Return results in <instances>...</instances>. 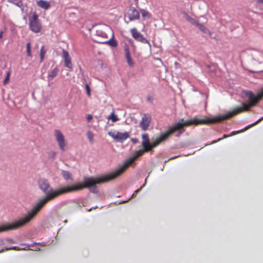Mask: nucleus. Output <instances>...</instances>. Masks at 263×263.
I'll return each instance as SVG.
<instances>
[{
  "instance_id": "1",
  "label": "nucleus",
  "mask_w": 263,
  "mask_h": 263,
  "mask_svg": "<svg viewBox=\"0 0 263 263\" xmlns=\"http://www.w3.org/2000/svg\"><path fill=\"white\" fill-rule=\"evenodd\" d=\"M247 110H248V105L245 103H242V106L237 107L232 111H229L224 115H219L213 118H206L203 119H195L185 121L182 119L180 122L176 123L173 126H171L166 133L162 134L159 137L157 138L151 143L149 142L148 135L147 134H143L142 135L143 139L142 144L143 147V149H140L136 151L133 156L127 159L116 170L105 175L102 176V177L103 181L105 183L118 178L121 175L130 165H132L137 158L142 155L144 152H148L150 151L153 148L155 147L162 142L167 139L171 134L175 133V132H178L176 136H179L185 132V129L184 128L185 126H188L192 124L197 125L199 124L218 122L225 119H229L232 116L236 115L243 111Z\"/></svg>"
},
{
  "instance_id": "2",
  "label": "nucleus",
  "mask_w": 263,
  "mask_h": 263,
  "mask_svg": "<svg viewBox=\"0 0 263 263\" xmlns=\"http://www.w3.org/2000/svg\"><path fill=\"white\" fill-rule=\"evenodd\" d=\"M103 183H104V182L102 176L97 178H85L83 183H80L71 186L62 187L58 190H53L51 189L50 185L47 179H41L38 182L39 186L40 189L46 193V196L39 200L23 217L11 223L0 225V233L17 229L27 224L33 220L47 202L61 195L81 190L85 187L89 188L92 192H96V185Z\"/></svg>"
},
{
  "instance_id": "3",
  "label": "nucleus",
  "mask_w": 263,
  "mask_h": 263,
  "mask_svg": "<svg viewBox=\"0 0 263 263\" xmlns=\"http://www.w3.org/2000/svg\"><path fill=\"white\" fill-rule=\"evenodd\" d=\"M93 40L98 43L106 44L111 47H116L117 42L114 40L111 29L107 25H99L96 27L95 32L92 34Z\"/></svg>"
},
{
  "instance_id": "4",
  "label": "nucleus",
  "mask_w": 263,
  "mask_h": 263,
  "mask_svg": "<svg viewBox=\"0 0 263 263\" xmlns=\"http://www.w3.org/2000/svg\"><path fill=\"white\" fill-rule=\"evenodd\" d=\"M108 134L115 141L120 142H123L129 137V133L128 132L120 133L117 132L115 133L109 132Z\"/></svg>"
},
{
  "instance_id": "5",
  "label": "nucleus",
  "mask_w": 263,
  "mask_h": 263,
  "mask_svg": "<svg viewBox=\"0 0 263 263\" xmlns=\"http://www.w3.org/2000/svg\"><path fill=\"white\" fill-rule=\"evenodd\" d=\"M54 135L61 150H62V151H65L66 141L65 140L64 136L62 133V132L59 130H55Z\"/></svg>"
},
{
  "instance_id": "6",
  "label": "nucleus",
  "mask_w": 263,
  "mask_h": 263,
  "mask_svg": "<svg viewBox=\"0 0 263 263\" xmlns=\"http://www.w3.org/2000/svg\"><path fill=\"white\" fill-rule=\"evenodd\" d=\"M29 26L30 29L34 32L37 33L41 30V25L39 22L37 16L35 14L33 15L29 21Z\"/></svg>"
},
{
  "instance_id": "7",
  "label": "nucleus",
  "mask_w": 263,
  "mask_h": 263,
  "mask_svg": "<svg viewBox=\"0 0 263 263\" xmlns=\"http://www.w3.org/2000/svg\"><path fill=\"white\" fill-rule=\"evenodd\" d=\"M151 120L152 116L151 115L144 114L143 115L139 123V126L143 130L146 131L148 129Z\"/></svg>"
},
{
  "instance_id": "8",
  "label": "nucleus",
  "mask_w": 263,
  "mask_h": 263,
  "mask_svg": "<svg viewBox=\"0 0 263 263\" xmlns=\"http://www.w3.org/2000/svg\"><path fill=\"white\" fill-rule=\"evenodd\" d=\"M130 32L132 33V36L137 41L143 43H146L151 46V44L149 41L145 39L144 36L136 28H133L130 30Z\"/></svg>"
},
{
  "instance_id": "9",
  "label": "nucleus",
  "mask_w": 263,
  "mask_h": 263,
  "mask_svg": "<svg viewBox=\"0 0 263 263\" xmlns=\"http://www.w3.org/2000/svg\"><path fill=\"white\" fill-rule=\"evenodd\" d=\"M126 16L128 17L130 21H133L140 18V13L134 7L130 8L129 9Z\"/></svg>"
},
{
  "instance_id": "10",
  "label": "nucleus",
  "mask_w": 263,
  "mask_h": 263,
  "mask_svg": "<svg viewBox=\"0 0 263 263\" xmlns=\"http://www.w3.org/2000/svg\"><path fill=\"white\" fill-rule=\"evenodd\" d=\"M62 54L63 58L64 59L65 66L68 68L71 69L72 64L69 53L66 50L63 49L62 50Z\"/></svg>"
},
{
  "instance_id": "11",
  "label": "nucleus",
  "mask_w": 263,
  "mask_h": 263,
  "mask_svg": "<svg viewBox=\"0 0 263 263\" xmlns=\"http://www.w3.org/2000/svg\"><path fill=\"white\" fill-rule=\"evenodd\" d=\"M203 33H207L210 37L215 39V36L213 35V33L206 28L203 25L199 23L197 26Z\"/></svg>"
},
{
  "instance_id": "12",
  "label": "nucleus",
  "mask_w": 263,
  "mask_h": 263,
  "mask_svg": "<svg viewBox=\"0 0 263 263\" xmlns=\"http://www.w3.org/2000/svg\"><path fill=\"white\" fill-rule=\"evenodd\" d=\"M37 6L45 10L48 9L50 7V3L43 0H40L37 2Z\"/></svg>"
},
{
  "instance_id": "13",
  "label": "nucleus",
  "mask_w": 263,
  "mask_h": 263,
  "mask_svg": "<svg viewBox=\"0 0 263 263\" xmlns=\"http://www.w3.org/2000/svg\"><path fill=\"white\" fill-rule=\"evenodd\" d=\"M59 72V69L57 67L54 68L48 76V79L49 81L52 80L55 78Z\"/></svg>"
},
{
  "instance_id": "14",
  "label": "nucleus",
  "mask_w": 263,
  "mask_h": 263,
  "mask_svg": "<svg viewBox=\"0 0 263 263\" xmlns=\"http://www.w3.org/2000/svg\"><path fill=\"white\" fill-rule=\"evenodd\" d=\"M61 174L65 180H70L72 179V174L68 171L63 170Z\"/></svg>"
},
{
  "instance_id": "15",
  "label": "nucleus",
  "mask_w": 263,
  "mask_h": 263,
  "mask_svg": "<svg viewBox=\"0 0 263 263\" xmlns=\"http://www.w3.org/2000/svg\"><path fill=\"white\" fill-rule=\"evenodd\" d=\"M107 119L111 120L113 122H115L119 120L117 116L115 114L114 111L109 116H108Z\"/></svg>"
},
{
  "instance_id": "16",
  "label": "nucleus",
  "mask_w": 263,
  "mask_h": 263,
  "mask_svg": "<svg viewBox=\"0 0 263 263\" xmlns=\"http://www.w3.org/2000/svg\"><path fill=\"white\" fill-rule=\"evenodd\" d=\"M26 49H27V54L28 57H31V44L30 42H28L26 46Z\"/></svg>"
},
{
  "instance_id": "17",
  "label": "nucleus",
  "mask_w": 263,
  "mask_h": 263,
  "mask_svg": "<svg viewBox=\"0 0 263 263\" xmlns=\"http://www.w3.org/2000/svg\"><path fill=\"white\" fill-rule=\"evenodd\" d=\"M87 137L88 140H89V141L90 142H92L93 140L94 135L91 132L89 131L87 132Z\"/></svg>"
},
{
  "instance_id": "18",
  "label": "nucleus",
  "mask_w": 263,
  "mask_h": 263,
  "mask_svg": "<svg viewBox=\"0 0 263 263\" xmlns=\"http://www.w3.org/2000/svg\"><path fill=\"white\" fill-rule=\"evenodd\" d=\"M125 58L128 65L130 66H133L134 65V62L133 61L130 55L126 56Z\"/></svg>"
},
{
  "instance_id": "19",
  "label": "nucleus",
  "mask_w": 263,
  "mask_h": 263,
  "mask_svg": "<svg viewBox=\"0 0 263 263\" xmlns=\"http://www.w3.org/2000/svg\"><path fill=\"white\" fill-rule=\"evenodd\" d=\"M263 119V117L260 119H259L257 121H256L255 122H254V123L252 124L251 125H249L247 127H246L243 129H242L241 130V132H243V131H245L247 129H248V128H249L250 127L252 126H254L255 125H256V124H257L259 122H260V121H261Z\"/></svg>"
},
{
  "instance_id": "20",
  "label": "nucleus",
  "mask_w": 263,
  "mask_h": 263,
  "mask_svg": "<svg viewBox=\"0 0 263 263\" xmlns=\"http://www.w3.org/2000/svg\"><path fill=\"white\" fill-rule=\"evenodd\" d=\"M236 133H238V132H233L232 133L231 135H229L230 136H232V135H235ZM229 136L228 135H223V137L221 138H219L218 139L217 141H213V142L211 143V144H213V143H215L218 141H220L221 140H222L223 138H227V137H228Z\"/></svg>"
},
{
  "instance_id": "21",
  "label": "nucleus",
  "mask_w": 263,
  "mask_h": 263,
  "mask_svg": "<svg viewBox=\"0 0 263 263\" xmlns=\"http://www.w3.org/2000/svg\"><path fill=\"white\" fill-rule=\"evenodd\" d=\"M254 59L258 61L259 63H261L263 60V54L261 53H258L257 56H256Z\"/></svg>"
},
{
  "instance_id": "22",
  "label": "nucleus",
  "mask_w": 263,
  "mask_h": 263,
  "mask_svg": "<svg viewBox=\"0 0 263 263\" xmlns=\"http://www.w3.org/2000/svg\"><path fill=\"white\" fill-rule=\"evenodd\" d=\"M140 11H141L142 15L143 17H150V14L148 11H147L144 9H141Z\"/></svg>"
},
{
  "instance_id": "23",
  "label": "nucleus",
  "mask_w": 263,
  "mask_h": 263,
  "mask_svg": "<svg viewBox=\"0 0 263 263\" xmlns=\"http://www.w3.org/2000/svg\"><path fill=\"white\" fill-rule=\"evenodd\" d=\"M85 87L86 90L87 95H88V97H90L91 95V93L89 84L88 83H85Z\"/></svg>"
},
{
  "instance_id": "24",
  "label": "nucleus",
  "mask_w": 263,
  "mask_h": 263,
  "mask_svg": "<svg viewBox=\"0 0 263 263\" xmlns=\"http://www.w3.org/2000/svg\"><path fill=\"white\" fill-rule=\"evenodd\" d=\"M124 52H125V57L130 55L128 46L127 45L125 44L124 45Z\"/></svg>"
},
{
  "instance_id": "25",
  "label": "nucleus",
  "mask_w": 263,
  "mask_h": 263,
  "mask_svg": "<svg viewBox=\"0 0 263 263\" xmlns=\"http://www.w3.org/2000/svg\"><path fill=\"white\" fill-rule=\"evenodd\" d=\"M45 54V51L44 49V47H42L41 48V51H40V58H41V61H43V60L44 58Z\"/></svg>"
},
{
  "instance_id": "26",
  "label": "nucleus",
  "mask_w": 263,
  "mask_h": 263,
  "mask_svg": "<svg viewBox=\"0 0 263 263\" xmlns=\"http://www.w3.org/2000/svg\"><path fill=\"white\" fill-rule=\"evenodd\" d=\"M188 21L192 24L196 25V26H197V24H199L196 20L192 17Z\"/></svg>"
},
{
  "instance_id": "27",
  "label": "nucleus",
  "mask_w": 263,
  "mask_h": 263,
  "mask_svg": "<svg viewBox=\"0 0 263 263\" xmlns=\"http://www.w3.org/2000/svg\"><path fill=\"white\" fill-rule=\"evenodd\" d=\"M9 77H10V72H7L6 77L5 80H4V84H6L8 82V81L9 80Z\"/></svg>"
},
{
  "instance_id": "28",
  "label": "nucleus",
  "mask_w": 263,
  "mask_h": 263,
  "mask_svg": "<svg viewBox=\"0 0 263 263\" xmlns=\"http://www.w3.org/2000/svg\"><path fill=\"white\" fill-rule=\"evenodd\" d=\"M182 14L184 18H185L187 21L191 18L185 11H182Z\"/></svg>"
},
{
  "instance_id": "29",
  "label": "nucleus",
  "mask_w": 263,
  "mask_h": 263,
  "mask_svg": "<svg viewBox=\"0 0 263 263\" xmlns=\"http://www.w3.org/2000/svg\"><path fill=\"white\" fill-rule=\"evenodd\" d=\"M9 250H16V247H13L12 248H6L4 249L0 250V253L3 252L4 251H7Z\"/></svg>"
},
{
  "instance_id": "30",
  "label": "nucleus",
  "mask_w": 263,
  "mask_h": 263,
  "mask_svg": "<svg viewBox=\"0 0 263 263\" xmlns=\"http://www.w3.org/2000/svg\"><path fill=\"white\" fill-rule=\"evenodd\" d=\"M57 155V153L55 152H51L49 154V157L52 159H54Z\"/></svg>"
},
{
  "instance_id": "31",
  "label": "nucleus",
  "mask_w": 263,
  "mask_h": 263,
  "mask_svg": "<svg viewBox=\"0 0 263 263\" xmlns=\"http://www.w3.org/2000/svg\"><path fill=\"white\" fill-rule=\"evenodd\" d=\"M82 80L83 81V83L85 85V83H87V80H86V77L83 74Z\"/></svg>"
},
{
  "instance_id": "32",
  "label": "nucleus",
  "mask_w": 263,
  "mask_h": 263,
  "mask_svg": "<svg viewBox=\"0 0 263 263\" xmlns=\"http://www.w3.org/2000/svg\"><path fill=\"white\" fill-rule=\"evenodd\" d=\"M92 119V116L91 115H88L87 117V120L89 122Z\"/></svg>"
},
{
  "instance_id": "33",
  "label": "nucleus",
  "mask_w": 263,
  "mask_h": 263,
  "mask_svg": "<svg viewBox=\"0 0 263 263\" xmlns=\"http://www.w3.org/2000/svg\"><path fill=\"white\" fill-rule=\"evenodd\" d=\"M131 140L134 143H137L138 142V140L136 138H132Z\"/></svg>"
},
{
  "instance_id": "34",
  "label": "nucleus",
  "mask_w": 263,
  "mask_h": 263,
  "mask_svg": "<svg viewBox=\"0 0 263 263\" xmlns=\"http://www.w3.org/2000/svg\"><path fill=\"white\" fill-rule=\"evenodd\" d=\"M156 60H157V61H158L160 62V63H161V64H163V63H162V61H161V60L160 59H159V58H156Z\"/></svg>"
},
{
  "instance_id": "35",
  "label": "nucleus",
  "mask_w": 263,
  "mask_h": 263,
  "mask_svg": "<svg viewBox=\"0 0 263 263\" xmlns=\"http://www.w3.org/2000/svg\"><path fill=\"white\" fill-rule=\"evenodd\" d=\"M257 2L263 4V0H255Z\"/></svg>"
},
{
  "instance_id": "36",
  "label": "nucleus",
  "mask_w": 263,
  "mask_h": 263,
  "mask_svg": "<svg viewBox=\"0 0 263 263\" xmlns=\"http://www.w3.org/2000/svg\"><path fill=\"white\" fill-rule=\"evenodd\" d=\"M3 33V31H1V32H0V39H2Z\"/></svg>"
},
{
  "instance_id": "37",
  "label": "nucleus",
  "mask_w": 263,
  "mask_h": 263,
  "mask_svg": "<svg viewBox=\"0 0 263 263\" xmlns=\"http://www.w3.org/2000/svg\"><path fill=\"white\" fill-rule=\"evenodd\" d=\"M139 192V190H136L135 193L133 194V196L136 195Z\"/></svg>"
},
{
  "instance_id": "38",
  "label": "nucleus",
  "mask_w": 263,
  "mask_h": 263,
  "mask_svg": "<svg viewBox=\"0 0 263 263\" xmlns=\"http://www.w3.org/2000/svg\"><path fill=\"white\" fill-rule=\"evenodd\" d=\"M143 186H144V184H143V185L141 187V188Z\"/></svg>"
},
{
  "instance_id": "39",
  "label": "nucleus",
  "mask_w": 263,
  "mask_h": 263,
  "mask_svg": "<svg viewBox=\"0 0 263 263\" xmlns=\"http://www.w3.org/2000/svg\"><path fill=\"white\" fill-rule=\"evenodd\" d=\"M135 1H138V0H135Z\"/></svg>"
}]
</instances>
